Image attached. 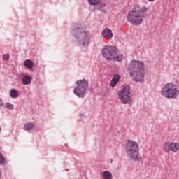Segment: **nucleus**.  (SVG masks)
<instances>
[{"mask_svg":"<svg viewBox=\"0 0 179 179\" xmlns=\"http://www.w3.org/2000/svg\"><path fill=\"white\" fill-rule=\"evenodd\" d=\"M179 150V143H176V152Z\"/></svg>","mask_w":179,"mask_h":179,"instance_id":"393cba45","label":"nucleus"},{"mask_svg":"<svg viewBox=\"0 0 179 179\" xmlns=\"http://www.w3.org/2000/svg\"><path fill=\"white\" fill-rule=\"evenodd\" d=\"M162 90H177V89L176 88V85H174V83H169L164 85Z\"/></svg>","mask_w":179,"mask_h":179,"instance_id":"f8f14e48","label":"nucleus"},{"mask_svg":"<svg viewBox=\"0 0 179 179\" xmlns=\"http://www.w3.org/2000/svg\"><path fill=\"white\" fill-rule=\"evenodd\" d=\"M76 85H77L74 90H86L89 86V81L86 79H81L76 81Z\"/></svg>","mask_w":179,"mask_h":179,"instance_id":"0eeeda50","label":"nucleus"},{"mask_svg":"<svg viewBox=\"0 0 179 179\" xmlns=\"http://www.w3.org/2000/svg\"><path fill=\"white\" fill-rule=\"evenodd\" d=\"M120 75L116 74L113 76L112 80H110V87H115V85L120 82Z\"/></svg>","mask_w":179,"mask_h":179,"instance_id":"ddd939ff","label":"nucleus"},{"mask_svg":"<svg viewBox=\"0 0 179 179\" xmlns=\"http://www.w3.org/2000/svg\"><path fill=\"white\" fill-rule=\"evenodd\" d=\"M10 96L13 99H16L19 97V92L17 90H11L10 92Z\"/></svg>","mask_w":179,"mask_h":179,"instance_id":"aec40b11","label":"nucleus"},{"mask_svg":"<svg viewBox=\"0 0 179 179\" xmlns=\"http://www.w3.org/2000/svg\"><path fill=\"white\" fill-rule=\"evenodd\" d=\"M2 106L8 110H13L15 108V106L9 102H6L5 103H3Z\"/></svg>","mask_w":179,"mask_h":179,"instance_id":"6ab92c4d","label":"nucleus"},{"mask_svg":"<svg viewBox=\"0 0 179 179\" xmlns=\"http://www.w3.org/2000/svg\"><path fill=\"white\" fill-rule=\"evenodd\" d=\"M1 176H2V173L0 172V178H1Z\"/></svg>","mask_w":179,"mask_h":179,"instance_id":"c85d7f7f","label":"nucleus"},{"mask_svg":"<svg viewBox=\"0 0 179 179\" xmlns=\"http://www.w3.org/2000/svg\"><path fill=\"white\" fill-rule=\"evenodd\" d=\"M2 131V129L1 128V126H0V132Z\"/></svg>","mask_w":179,"mask_h":179,"instance_id":"cd10ccee","label":"nucleus"},{"mask_svg":"<svg viewBox=\"0 0 179 179\" xmlns=\"http://www.w3.org/2000/svg\"><path fill=\"white\" fill-rule=\"evenodd\" d=\"M102 177L103 179H113V174L108 171H104L102 173Z\"/></svg>","mask_w":179,"mask_h":179,"instance_id":"2eb2a0df","label":"nucleus"},{"mask_svg":"<svg viewBox=\"0 0 179 179\" xmlns=\"http://www.w3.org/2000/svg\"><path fill=\"white\" fill-rule=\"evenodd\" d=\"M3 163H5V158H3V156L0 154V164H2Z\"/></svg>","mask_w":179,"mask_h":179,"instance_id":"b1692460","label":"nucleus"},{"mask_svg":"<svg viewBox=\"0 0 179 179\" xmlns=\"http://www.w3.org/2000/svg\"><path fill=\"white\" fill-rule=\"evenodd\" d=\"M148 8L143 7L141 8L138 5L134 6V10L129 11L127 15L128 22L132 23L134 26H139L143 22V17H146Z\"/></svg>","mask_w":179,"mask_h":179,"instance_id":"7ed1b4c3","label":"nucleus"},{"mask_svg":"<svg viewBox=\"0 0 179 179\" xmlns=\"http://www.w3.org/2000/svg\"><path fill=\"white\" fill-rule=\"evenodd\" d=\"M95 9L100 10V12H102L103 13H107V10H106L103 6H97L95 7Z\"/></svg>","mask_w":179,"mask_h":179,"instance_id":"412c9836","label":"nucleus"},{"mask_svg":"<svg viewBox=\"0 0 179 179\" xmlns=\"http://www.w3.org/2000/svg\"><path fill=\"white\" fill-rule=\"evenodd\" d=\"M88 3L90 5H92L94 6H99V5H101V6H106V3L101 1V0H87Z\"/></svg>","mask_w":179,"mask_h":179,"instance_id":"9b49d317","label":"nucleus"},{"mask_svg":"<svg viewBox=\"0 0 179 179\" xmlns=\"http://www.w3.org/2000/svg\"><path fill=\"white\" fill-rule=\"evenodd\" d=\"M126 152L130 160L139 162L141 160V153H139V144L134 140H128L125 146Z\"/></svg>","mask_w":179,"mask_h":179,"instance_id":"20e7f679","label":"nucleus"},{"mask_svg":"<svg viewBox=\"0 0 179 179\" xmlns=\"http://www.w3.org/2000/svg\"><path fill=\"white\" fill-rule=\"evenodd\" d=\"M71 36L74 37L77 44L83 47H88L90 44V33L80 23L73 24Z\"/></svg>","mask_w":179,"mask_h":179,"instance_id":"f257e3e1","label":"nucleus"},{"mask_svg":"<svg viewBox=\"0 0 179 179\" xmlns=\"http://www.w3.org/2000/svg\"><path fill=\"white\" fill-rule=\"evenodd\" d=\"M148 1H149V2H152L153 0H148Z\"/></svg>","mask_w":179,"mask_h":179,"instance_id":"bb28decb","label":"nucleus"},{"mask_svg":"<svg viewBox=\"0 0 179 179\" xmlns=\"http://www.w3.org/2000/svg\"><path fill=\"white\" fill-rule=\"evenodd\" d=\"M102 55L109 61L113 59L114 61L120 62V61L124 59V55L118 54V51L115 46H105L102 49Z\"/></svg>","mask_w":179,"mask_h":179,"instance_id":"39448f33","label":"nucleus"},{"mask_svg":"<svg viewBox=\"0 0 179 179\" xmlns=\"http://www.w3.org/2000/svg\"><path fill=\"white\" fill-rule=\"evenodd\" d=\"M120 90H131V87H129V85H126L123 88L120 89Z\"/></svg>","mask_w":179,"mask_h":179,"instance_id":"5701e85b","label":"nucleus"},{"mask_svg":"<svg viewBox=\"0 0 179 179\" xmlns=\"http://www.w3.org/2000/svg\"><path fill=\"white\" fill-rule=\"evenodd\" d=\"M22 82L23 85H30L31 82V78L30 76L27 75L22 78Z\"/></svg>","mask_w":179,"mask_h":179,"instance_id":"4468645a","label":"nucleus"},{"mask_svg":"<svg viewBox=\"0 0 179 179\" xmlns=\"http://www.w3.org/2000/svg\"><path fill=\"white\" fill-rule=\"evenodd\" d=\"M2 104H3V101L2 100L0 99V107L2 106Z\"/></svg>","mask_w":179,"mask_h":179,"instance_id":"a878e982","label":"nucleus"},{"mask_svg":"<svg viewBox=\"0 0 179 179\" xmlns=\"http://www.w3.org/2000/svg\"><path fill=\"white\" fill-rule=\"evenodd\" d=\"M113 31L110 28H106L102 31L101 37L107 38V40H111L113 38Z\"/></svg>","mask_w":179,"mask_h":179,"instance_id":"9d476101","label":"nucleus"},{"mask_svg":"<svg viewBox=\"0 0 179 179\" xmlns=\"http://www.w3.org/2000/svg\"><path fill=\"white\" fill-rule=\"evenodd\" d=\"M24 66H26V68H28V69H31L34 64L33 63V61L30 59H27L24 61Z\"/></svg>","mask_w":179,"mask_h":179,"instance_id":"dca6fc26","label":"nucleus"},{"mask_svg":"<svg viewBox=\"0 0 179 179\" xmlns=\"http://www.w3.org/2000/svg\"><path fill=\"white\" fill-rule=\"evenodd\" d=\"M11 90H15V89H11Z\"/></svg>","mask_w":179,"mask_h":179,"instance_id":"c756f323","label":"nucleus"},{"mask_svg":"<svg viewBox=\"0 0 179 179\" xmlns=\"http://www.w3.org/2000/svg\"><path fill=\"white\" fill-rule=\"evenodd\" d=\"M33 123L31 122H27L24 125V131H31L34 128Z\"/></svg>","mask_w":179,"mask_h":179,"instance_id":"a211bd4d","label":"nucleus"},{"mask_svg":"<svg viewBox=\"0 0 179 179\" xmlns=\"http://www.w3.org/2000/svg\"><path fill=\"white\" fill-rule=\"evenodd\" d=\"M164 150L165 152H177V143L166 142L164 144Z\"/></svg>","mask_w":179,"mask_h":179,"instance_id":"1a4fd4ad","label":"nucleus"},{"mask_svg":"<svg viewBox=\"0 0 179 179\" xmlns=\"http://www.w3.org/2000/svg\"><path fill=\"white\" fill-rule=\"evenodd\" d=\"M129 75L135 82H143L145 80V65L141 62L132 60L128 68Z\"/></svg>","mask_w":179,"mask_h":179,"instance_id":"f03ea898","label":"nucleus"},{"mask_svg":"<svg viewBox=\"0 0 179 179\" xmlns=\"http://www.w3.org/2000/svg\"><path fill=\"white\" fill-rule=\"evenodd\" d=\"M74 93L78 97H85L86 95V91L83 90H74Z\"/></svg>","mask_w":179,"mask_h":179,"instance_id":"f3484780","label":"nucleus"},{"mask_svg":"<svg viewBox=\"0 0 179 179\" xmlns=\"http://www.w3.org/2000/svg\"><path fill=\"white\" fill-rule=\"evenodd\" d=\"M164 97L166 99H176L178 96L179 91L178 90H164L162 93Z\"/></svg>","mask_w":179,"mask_h":179,"instance_id":"6e6552de","label":"nucleus"},{"mask_svg":"<svg viewBox=\"0 0 179 179\" xmlns=\"http://www.w3.org/2000/svg\"><path fill=\"white\" fill-rule=\"evenodd\" d=\"M10 58V56L8 54H5L3 55V61H8V59Z\"/></svg>","mask_w":179,"mask_h":179,"instance_id":"4be33fe9","label":"nucleus"},{"mask_svg":"<svg viewBox=\"0 0 179 179\" xmlns=\"http://www.w3.org/2000/svg\"><path fill=\"white\" fill-rule=\"evenodd\" d=\"M117 94L122 104H128L131 101V99H132V95L129 90H120Z\"/></svg>","mask_w":179,"mask_h":179,"instance_id":"423d86ee","label":"nucleus"}]
</instances>
